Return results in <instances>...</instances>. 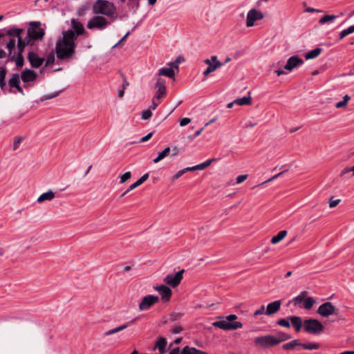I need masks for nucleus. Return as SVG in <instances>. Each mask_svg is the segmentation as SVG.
I'll use <instances>...</instances> for the list:
<instances>
[{
    "instance_id": "nucleus-1",
    "label": "nucleus",
    "mask_w": 354,
    "mask_h": 354,
    "mask_svg": "<svg viewBox=\"0 0 354 354\" xmlns=\"http://www.w3.org/2000/svg\"><path fill=\"white\" fill-rule=\"evenodd\" d=\"M76 37L73 30H66L62 32V37L59 38L56 43L55 53L59 59L72 58L75 53Z\"/></svg>"
},
{
    "instance_id": "nucleus-2",
    "label": "nucleus",
    "mask_w": 354,
    "mask_h": 354,
    "mask_svg": "<svg viewBox=\"0 0 354 354\" xmlns=\"http://www.w3.org/2000/svg\"><path fill=\"white\" fill-rule=\"evenodd\" d=\"M92 11L95 15H102L113 19L117 18L115 6L107 0L95 1L92 6Z\"/></svg>"
},
{
    "instance_id": "nucleus-3",
    "label": "nucleus",
    "mask_w": 354,
    "mask_h": 354,
    "mask_svg": "<svg viewBox=\"0 0 354 354\" xmlns=\"http://www.w3.org/2000/svg\"><path fill=\"white\" fill-rule=\"evenodd\" d=\"M30 27L27 30V37L26 38L30 40V39L33 40L41 39L44 35V30L41 28L40 26L41 25L40 21H31L30 22Z\"/></svg>"
},
{
    "instance_id": "nucleus-4",
    "label": "nucleus",
    "mask_w": 354,
    "mask_h": 354,
    "mask_svg": "<svg viewBox=\"0 0 354 354\" xmlns=\"http://www.w3.org/2000/svg\"><path fill=\"white\" fill-rule=\"evenodd\" d=\"M23 32V29L13 28L8 30L6 34V35L17 38V54L21 55H23V52L26 46L29 43V39H28L26 37L24 39L21 38V34Z\"/></svg>"
},
{
    "instance_id": "nucleus-5",
    "label": "nucleus",
    "mask_w": 354,
    "mask_h": 354,
    "mask_svg": "<svg viewBox=\"0 0 354 354\" xmlns=\"http://www.w3.org/2000/svg\"><path fill=\"white\" fill-rule=\"evenodd\" d=\"M304 328L306 332L311 334H319L324 328L323 324L319 321L314 319H305Z\"/></svg>"
},
{
    "instance_id": "nucleus-6",
    "label": "nucleus",
    "mask_w": 354,
    "mask_h": 354,
    "mask_svg": "<svg viewBox=\"0 0 354 354\" xmlns=\"http://www.w3.org/2000/svg\"><path fill=\"white\" fill-rule=\"evenodd\" d=\"M276 342L277 341L275 340V336L272 335L257 337L254 339L255 346L263 348H267L277 346Z\"/></svg>"
},
{
    "instance_id": "nucleus-7",
    "label": "nucleus",
    "mask_w": 354,
    "mask_h": 354,
    "mask_svg": "<svg viewBox=\"0 0 354 354\" xmlns=\"http://www.w3.org/2000/svg\"><path fill=\"white\" fill-rule=\"evenodd\" d=\"M109 24V21L105 17L96 15L88 21L86 27L90 30L97 29L102 30L105 29Z\"/></svg>"
},
{
    "instance_id": "nucleus-8",
    "label": "nucleus",
    "mask_w": 354,
    "mask_h": 354,
    "mask_svg": "<svg viewBox=\"0 0 354 354\" xmlns=\"http://www.w3.org/2000/svg\"><path fill=\"white\" fill-rule=\"evenodd\" d=\"M212 325L215 327H218L225 330H233L241 328L243 326V324L240 322L230 323L226 319L225 320L214 322H213Z\"/></svg>"
},
{
    "instance_id": "nucleus-9",
    "label": "nucleus",
    "mask_w": 354,
    "mask_h": 354,
    "mask_svg": "<svg viewBox=\"0 0 354 354\" xmlns=\"http://www.w3.org/2000/svg\"><path fill=\"white\" fill-rule=\"evenodd\" d=\"M159 301L158 296L149 295L144 297L139 304V310L141 311L149 310L151 306Z\"/></svg>"
},
{
    "instance_id": "nucleus-10",
    "label": "nucleus",
    "mask_w": 354,
    "mask_h": 354,
    "mask_svg": "<svg viewBox=\"0 0 354 354\" xmlns=\"http://www.w3.org/2000/svg\"><path fill=\"white\" fill-rule=\"evenodd\" d=\"M184 272V270H181L175 274H167L164 279V282L173 288L176 287L182 281Z\"/></svg>"
},
{
    "instance_id": "nucleus-11",
    "label": "nucleus",
    "mask_w": 354,
    "mask_h": 354,
    "mask_svg": "<svg viewBox=\"0 0 354 354\" xmlns=\"http://www.w3.org/2000/svg\"><path fill=\"white\" fill-rule=\"evenodd\" d=\"M263 17L264 15L261 11L254 8L250 10L247 14L246 26H253L255 21L261 20Z\"/></svg>"
},
{
    "instance_id": "nucleus-12",
    "label": "nucleus",
    "mask_w": 354,
    "mask_h": 354,
    "mask_svg": "<svg viewBox=\"0 0 354 354\" xmlns=\"http://www.w3.org/2000/svg\"><path fill=\"white\" fill-rule=\"evenodd\" d=\"M337 310L331 302H325L320 305L317 310V313L322 317H327L330 315L337 314Z\"/></svg>"
},
{
    "instance_id": "nucleus-13",
    "label": "nucleus",
    "mask_w": 354,
    "mask_h": 354,
    "mask_svg": "<svg viewBox=\"0 0 354 354\" xmlns=\"http://www.w3.org/2000/svg\"><path fill=\"white\" fill-rule=\"evenodd\" d=\"M165 84L166 82L164 79L161 77L157 78L156 82L155 84V88L157 90L155 95V98L157 100H160L166 95L167 91Z\"/></svg>"
},
{
    "instance_id": "nucleus-14",
    "label": "nucleus",
    "mask_w": 354,
    "mask_h": 354,
    "mask_svg": "<svg viewBox=\"0 0 354 354\" xmlns=\"http://www.w3.org/2000/svg\"><path fill=\"white\" fill-rule=\"evenodd\" d=\"M154 289L160 295L162 301L165 302L169 301L172 291L168 286L165 285L156 286Z\"/></svg>"
},
{
    "instance_id": "nucleus-15",
    "label": "nucleus",
    "mask_w": 354,
    "mask_h": 354,
    "mask_svg": "<svg viewBox=\"0 0 354 354\" xmlns=\"http://www.w3.org/2000/svg\"><path fill=\"white\" fill-rule=\"evenodd\" d=\"M304 64V61L302 59L299 58L298 56H292L290 57L288 61L286 64L284 66V68L287 71H291L297 66L301 65Z\"/></svg>"
},
{
    "instance_id": "nucleus-16",
    "label": "nucleus",
    "mask_w": 354,
    "mask_h": 354,
    "mask_svg": "<svg viewBox=\"0 0 354 354\" xmlns=\"http://www.w3.org/2000/svg\"><path fill=\"white\" fill-rule=\"evenodd\" d=\"M28 58L31 66L33 68H39L44 62V59L39 57L35 52H30Z\"/></svg>"
},
{
    "instance_id": "nucleus-17",
    "label": "nucleus",
    "mask_w": 354,
    "mask_h": 354,
    "mask_svg": "<svg viewBox=\"0 0 354 354\" xmlns=\"http://www.w3.org/2000/svg\"><path fill=\"white\" fill-rule=\"evenodd\" d=\"M136 318H134L133 319H131V321L125 323L124 324H122L121 326H119L115 328H113V329H111L109 330H107L106 332L104 333V336H109V335H111L114 333H116L118 332H120V331H122L126 328H127L129 326H131L132 324H133L134 323H136Z\"/></svg>"
},
{
    "instance_id": "nucleus-18",
    "label": "nucleus",
    "mask_w": 354,
    "mask_h": 354,
    "mask_svg": "<svg viewBox=\"0 0 354 354\" xmlns=\"http://www.w3.org/2000/svg\"><path fill=\"white\" fill-rule=\"evenodd\" d=\"M21 77L24 82H33L37 79V74L34 71L26 68L21 73Z\"/></svg>"
},
{
    "instance_id": "nucleus-19",
    "label": "nucleus",
    "mask_w": 354,
    "mask_h": 354,
    "mask_svg": "<svg viewBox=\"0 0 354 354\" xmlns=\"http://www.w3.org/2000/svg\"><path fill=\"white\" fill-rule=\"evenodd\" d=\"M281 304L280 300H277L268 304L265 314L266 315H271L277 313L280 310Z\"/></svg>"
},
{
    "instance_id": "nucleus-20",
    "label": "nucleus",
    "mask_w": 354,
    "mask_h": 354,
    "mask_svg": "<svg viewBox=\"0 0 354 354\" xmlns=\"http://www.w3.org/2000/svg\"><path fill=\"white\" fill-rule=\"evenodd\" d=\"M72 30L75 32L76 39L79 35H83L84 32V28L81 22L78 20L73 19L71 20Z\"/></svg>"
},
{
    "instance_id": "nucleus-21",
    "label": "nucleus",
    "mask_w": 354,
    "mask_h": 354,
    "mask_svg": "<svg viewBox=\"0 0 354 354\" xmlns=\"http://www.w3.org/2000/svg\"><path fill=\"white\" fill-rule=\"evenodd\" d=\"M19 83V75L18 73L13 74L9 80V85L11 87L16 88L19 93L24 94V90L20 86Z\"/></svg>"
},
{
    "instance_id": "nucleus-22",
    "label": "nucleus",
    "mask_w": 354,
    "mask_h": 354,
    "mask_svg": "<svg viewBox=\"0 0 354 354\" xmlns=\"http://www.w3.org/2000/svg\"><path fill=\"white\" fill-rule=\"evenodd\" d=\"M157 75L158 76L163 75L170 78H173L175 76V72L174 68L170 66L169 68H161L158 70Z\"/></svg>"
},
{
    "instance_id": "nucleus-23",
    "label": "nucleus",
    "mask_w": 354,
    "mask_h": 354,
    "mask_svg": "<svg viewBox=\"0 0 354 354\" xmlns=\"http://www.w3.org/2000/svg\"><path fill=\"white\" fill-rule=\"evenodd\" d=\"M55 198V193L52 190H49L47 192L43 193L37 198V201L41 203L44 201H50Z\"/></svg>"
},
{
    "instance_id": "nucleus-24",
    "label": "nucleus",
    "mask_w": 354,
    "mask_h": 354,
    "mask_svg": "<svg viewBox=\"0 0 354 354\" xmlns=\"http://www.w3.org/2000/svg\"><path fill=\"white\" fill-rule=\"evenodd\" d=\"M167 346V339L165 337H159L156 342L153 349L158 348L160 354H163L165 352V347Z\"/></svg>"
},
{
    "instance_id": "nucleus-25",
    "label": "nucleus",
    "mask_w": 354,
    "mask_h": 354,
    "mask_svg": "<svg viewBox=\"0 0 354 354\" xmlns=\"http://www.w3.org/2000/svg\"><path fill=\"white\" fill-rule=\"evenodd\" d=\"M301 346V343L299 339H294L290 342L284 344L282 345V349L283 350H293L296 348H299Z\"/></svg>"
},
{
    "instance_id": "nucleus-26",
    "label": "nucleus",
    "mask_w": 354,
    "mask_h": 354,
    "mask_svg": "<svg viewBox=\"0 0 354 354\" xmlns=\"http://www.w3.org/2000/svg\"><path fill=\"white\" fill-rule=\"evenodd\" d=\"M290 320L297 332H299L302 327V319L300 317H290Z\"/></svg>"
},
{
    "instance_id": "nucleus-27",
    "label": "nucleus",
    "mask_w": 354,
    "mask_h": 354,
    "mask_svg": "<svg viewBox=\"0 0 354 354\" xmlns=\"http://www.w3.org/2000/svg\"><path fill=\"white\" fill-rule=\"evenodd\" d=\"M275 336V340L277 341V345L279 344L281 342H285L291 338V336L284 332L279 331L278 332Z\"/></svg>"
},
{
    "instance_id": "nucleus-28",
    "label": "nucleus",
    "mask_w": 354,
    "mask_h": 354,
    "mask_svg": "<svg viewBox=\"0 0 354 354\" xmlns=\"http://www.w3.org/2000/svg\"><path fill=\"white\" fill-rule=\"evenodd\" d=\"M181 354H207V353L198 350L194 347L185 346L182 350Z\"/></svg>"
},
{
    "instance_id": "nucleus-29",
    "label": "nucleus",
    "mask_w": 354,
    "mask_h": 354,
    "mask_svg": "<svg viewBox=\"0 0 354 354\" xmlns=\"http://www.w3.org/2000/svg\"><path fill=\"white\" fill-rule=\"evenodd\" d=\"M322 49L320 48H316L305 54V58L306 59H312L317 57L322 53Z\"/></svg>"
},
{
    "instance_id": "nucleus-30",
    "label": "nucleus",
    "mask_w": 354,
    "mask_h": 354,
    "mask_svg": "<svg viewBox=\"0 0 354 354\" xmlns=\"http://www.w3.org/2000/svg\"><path fill=\"white\" fill-rule=\"evenodd\" d=\"M234 102H236V104L241 105V106L250 105L252 103V98L250 95L244 96L243 97L237 98V99L234 100Z\"/></svg>"
},
{
    "instance_id": "nucleus-31",
    "label": "nucleus",
    "mask_w": 354,
    "mask_h": 354,
    "mask_svg": "<svg viewBox=\"0 0 354 354\" xmlns=\"http://www.w3.org/2000/svg\"><path fill=\"white\" fill-rule=\"evenodd\" d=\"M223 65L221 62H217L216 64H212L211 65L208 66V67L204 71L203 75L205 76L208 75L211 73L215 71L217 68H220Z\"/></svg>"
},
{
    "instance_id": "nucleus-32",
    "label": "nucleus",
    "mask_w": 354,
    "mask_h": 354,
    "mask_svg": "<svg viewBox=\"0 0 354 354\" xmlns=\"http://www.w3.org/2000/svg\"><path fill=\"white\" fill-rule=\"evenodd\" d=\"M287 232L286 230L280 231L276 236H274L271 239L272 244H276L280 242L286 236Z\"/></svg>"
},
{
    "instance_id": "nucleus-33",
    "label": "nucleus",
    "mask_w": 354,
    "mask_h": 354,
    "mask_svg": "<svg viewBox=\"0 0 354 354\" xmlns=\"http://www.w3.org/2000/svg\"><path fill=\"white\" fill-rule=\"evenodd\" d=\"M170 152V148L169 147H166L163 151L160 152L158 155V156L153 159V162L157 163L163 158H165L166 156L169 155Z\"/></svg>"
},
{
    "instance_id": "nucleus-34",
    "label": "nucleus",
    "mask_w": 354,
    "mask_h": 354,
    "mask_svg": "<svg viewBox=\"0 0 354 354\" xmlns=\"http://www.w3.org/2000/svg\"><path fill=\"white\" fill-rule=\"evenodd\" d=\"M11 60L15 61L17 67H21L24 65V59L23 55L17 54V55H12Z\"/></svg>"
},
{
    "instance_id": "nucleus-35",
    "label": "nucleus",
    "mask_w": 354,
    "mask_h": 354,
    "mask_svg": "<svg viewBox=\"0 0 354 354\" xmlns=\"http://www.w3.org/2000/svg\"><path fill=\"white\" fill-rule=\"evenodd\" d=\"M337 18V16L332 15H324L321 17L319 20V24H324L328 22H332Z\"/></svg>"
},
{
    "instance_id": "nucleus-36",
    "label": "nucleus",
    "mask_w": 354,
    "mask_h": 354,
    "mask_svg": "<svg viewBox=\"0 0 354 354\" xmlns=\"http://www.w3.org/2000/svg\"><path fill=\"white\" fill-rule=\"evenodd\" d=\"M301 347L306 350H317L320 348V345L318 343H308L301 344Z\"/></svg>"
},
{
    "instance_id": "nucleus-37",
    "label": "nucleus",
    "mask_w": 354,
    "mask_h": 354,
    "mask_svg": "<svg viewBox=\"0 0 354 354\" xmlns=\"http://www.w3.org/2000/svg\"><path fill=\"white\" fill-rule=\"evenodd\" d=\"M354 32V25L349 26L348 28L343 30L339 32V39H344L347 35Z\"/></svg>"
},
{
    "instance_id": "nucleus-38",
    "label": "nucleus",
    "mask_w": 354,
    "mask_h": 354,
    "mask_svg": "<svg viewBox=\"0 0 354 354\" xmlns=\"http://www.w3.org/2000/svg\"><path fill=\"white\" fill-rule=\"evenodd\" d=\"M16 37H11L10 40L6 44V48L8 50V55H10L12 54L13 48L15 47L16 45Z\"/></svg>"
},
{
    "instance_id": "nucleus-39",
    "label": "nucleus",
    "mask_w": 354,
    "mask_h": 354,
    "mask_svg": "<svg viewBox=\"0 0 354 354\" xmlns=\"http://www.w3.org/2000/svg\"><path fill=\"white\" fill-rule=\"evenodd\" d=\"M350 99L351 97L348 95H344L343 97V100L336 103L335 107L337 109L345 107Z\"/></svg>"
},
{
    "instance_id": "nucleus-40",
    "label": "nucleus",
    "mask_w": 354,
    "mask_h": 354,
    "mask_svg": "<svg viewBox=\"0 0 354 354\" xmlns=\"http://www.w3.org/2000/svg\"><path fill=\"white\" fill-rule=\"evenodd\" d=\"M148 178H149L148 174H144L136 182H135L134 183H133L131 185V187H135V188L138 187V186L142 185L145 181H146L148 179Z\"/></svg>"
},
{
    "instance_id": "nucleus-41",
    "label": "nucleus",
    "mask_w": 354,
    "mask_h": 354,
    "mask_svg": "<svg viewBox=\"0 0 354 354\" xmlns=\"http://www.w3.org/2000/svg\"><path fill=\"white\" fill-rule=\"evenodd\" d=\"M315 300L312 297H307L304 299V307L307 310H310L315 304Z\"/></svg>"
},
{
    "instance_id": "nucleus-42",
    "label": "nucleus",
    "mask_w": 354,
    "mask_h": 354,
    "mask_svg": "<svg viewBox=\"0 0 354 354\" xmlns=\"http://www.w3.org/2000/svg\"><path fill=\"white\" fill-rule=\"evenodd\" d=\"M183 330V328L180 325H174L172 326L169 330L170 333L172 334H179Z\"/></svg>"
},
{
    "instance_id": "nucleus-43",
    "label": "nucleus",
    "mask_w": 354,
    "mask_h": 354,
    "mask_svg": "<svg viewBox=\"0 0 354 354\" xmlns=\"http://www.w3.org/2000/svg\"><path fill=\"white\" fill-rule=\"evenodd\" d=\"M277 324L279 326H283V327H286V328H288L290 327V324L289 320L286 319H281L277 321Z\"/></svg>"
},
{
    "instance_id": "nucleus-44",
    "label": "nucleus",
    "mask_w": 354,
    "mask_h": 354,
    "mask_svg": "<svg viewBox=\"0 0 354 354\" xmlns=\"http://www.w3.org/2000/svg\"><path fill=\"white\" fill-rule=\"evenodd\" d=\"M306 295L307 292L303 291L300 293V295L294 298V301H295L296 304L300 303L304 300V297H306Z\"/></svg>"
},
{
    "instance_id": "nucleus-45",
    "label": "nucleus",
    "mask_w": 354,
    "mask_h": 354,
    "mask_svg": "<svg viewBox=\"0 0 354 354\" xmlns=\"http://www.w3.org/2000/svg\"><path fill=\"white\" fill-rule=\"evenodd\" d=\"M131 177V173L130 171H127L124 174L120 176V183H124L127 180H129Z\"/></svg>"
},
{
    "instance_id": "nucleus-46",
    "label": "nucleus",
    "mask_w": 354,
    "mask_h": 354,
    "mask_svg": "<svg viewBox=\"0 0 354 354\" xmlns=\"http://www.w3.org/2000/svg\"><path fill=\"white\" fill-rule=\"evenodd\" d=\"M152 115L151 111L150 109H147L142 113L141 118L142 120H148Z\"/></svg>"
},
{
    "instance_id": "nucleus-47",
    "label": "nucleus",
    "mask_w": 354,
    "mask_h": 354,
    "mask_svg": "<svg viewBox=\"0 0 354 354\" xmlns=\"http://www.w3.org/2000/svg\"><path fill=\"white\" fill-rule=\"evenodd\" d=\"M59 92H55V93H50L48 95H44L41 97V100L45 101V100L53 99L54 97H56L59 95Z\"/></svg>"
},
{
    "instance_id": "nucleus-48",
    "label": "nucleus",
    "mask_w": 354,
    "mask_h": 354,
    "mask_svg": "<svg viewBox=\"0 0 354 354\" xmlns=\"http://www.w3.org/2000/svg\"><path fill=\"white\" fill-rule=\"evenodd\" d=\"M266 312L265 310V306L263 305L261 306V307L256 310L254 312V314H253V317H257L258 315H263Z\"/></svg>"
},
{
    "instance_id": "nucleus-49",
    "label": "nucleus",
    "mask_w": 354,
    "mask_h": 354,
    "mask_svg": "<svg viewBox=\"0 0 354 354\" xmlns=\"http://www.w3.org/2000/svg\"><path fill=\"white\" fill-rule=\"evenodd\" d=\"M215 160H216V158H211V159H209V160L205 161L204 162L201 163L202 169H205L206 167L209 166L212 162H214Z\"/></svg>"
},
{
    "instance_id": "nucleus-50",
    "label": "nucleus",
    "mask_w": 354,
    "mask_h": 354,
    "mask_svg": "<svg viewBox=\"0 0 354 354\" xmlns=\"http://www.w3.org/2000/svg\"><path fill=\"white\" fill-rule=\"evenodd\" d=\"M54 61H55L54 55H48L46 60L45 66H50L51 64H53L54 63Z\"/></svg>"
},
{
    "instance_id": "nucleus-51",
    "label": "nucleus",
    "mask_w": 354,
    "mask_h": 354,
    "mask_svg": "<svg viewBox=\"0 0 354 354\" xmlns=\"http://www.w3.org/2000/svg\"><path fill=\"white\" fill-rule=\"evenodd\" d=\"M181 59H183L180 57H178L174 62L169 63V65L172 68H178Z\"/></svg>"
},
{
    "instance_id": "nucleus-52",
    "label": "nucleus",
    "mask_w": 354,
    "mask_h": 354,
    "mask_svg": "<svg viewBox=\"0 0 354 354\" xmlns=\"http://www.w3.org/2000/svg\"><path fill=\"white\" fill-rule=\"evenodd\" d=\"M288 169H285L284 171L273 176L272 178H269L268 180H266L263 183H269V182H272V180L277 179L278 177H279L281 175H282L283 173H285L286 171H287Z\"/></svg>"
},
{
    "instance_id": "nucleus-53",
    "label": "nucleus",
    "mask_w": 354,
    "mask_h": 354,
    "mask_svg": "<svg viewBox=\"0 0 354 354\" xmlns=\"http://www.w3.org/2000/svg\"><path fill=\"white\" fill-rule=\"evenodd\" d=\"M247 178H248L247 174H243V175L238 176L236 178V183L240 184V183H243V181H245L247 179Z\"/></svg>"
},
{
    "instance_id": "nucleus-54",
    "label": "nucleus",
    "mask_w": 354,
    "mask_h": 354,
    "mask_svg": "<svg viewBox=\"0 0 354 354\" xmlns=\"http://www.w3.org/2000/svg\"><path fill=\"white\" fill-rule=\"evenodd\" d=\"M184 174H185V171H183V169L178 171V172H176V174L175 175L173 176V177L171 178L172 181L176 180L178 178L181 177Z\"/></svg>"
},
{
    "instance_id": "nucleus-55",
    "label": "nucleus",
    "mask_w": 354,
    "mask_h": 354,
    "mask_svg": "<svg viewBox=\"0 0 354 354\" xmlns=\"http://www.w3.org/2000/svg\"><path fill=\"white\" fill-rule=\"evenodd\" d=\"M21 138H17L13 142V150H17L21 142Z\"/></svg>"
},
{
    "instance_id": "nucleus-56",
    "label": "nucleus",
    "mask_w": 354,
    "mask_h": 354,
    "mask_svg": "<svg viewBox=\"0 0 354 354\" xmlns=\"http://www.w3.org/2000/svg\"><path fill=\"white\" fill-rule=\"evenodd\" d=\"M6 75V68L1 67L0 68V80H5Z\"/></svg>"
},
{
    "instance_id": "nucleus-57",
    "label": "nucleus",
    "mask_w": 354,
    "mask_h": 354,
    "mask_svg": "<svg viewBox=\"0 0 354 354\" xmlns=\"http://www.w3.org/2000/svg\"><path fill=\"white\" fill-rule=\"evenodd\" d=\"M156 100H157V99L155 98V96H154L153 100H152L151 104L149 109H150V110H151V109L152 110H155L157 108V106H158L159 103L156 102Z\"/></svg>"
},
{
    "instance_id": "nucleus-58",
    "label": "nucleus",
    "mask_w": 354,
    "mask_h": 354,
    "mask_svg": "<svg viewBox=\"0 0 354 354\" xmlns=\"http://www.w3.org/2000/svg\"><path fill=\"white\" fill-rule=\"evenodd\" d=\"M191 122V119L188 118H184L180 120V125L181 127H184L188 124Z\"/></svg>"
},
{
    "instance_id": "nucleus-59",
    "label": "nucleus",
    "mask_w": 354,
    "mask_h": 354,
    "mask_svg": "<svg viewBox=\"0 0 354 354\" xmlns=\"http://www.w3.org/2000/svg\"><path fill=\"white\" fill-rule=\"evenodd\" d=\"M340 202L339 199L333 200L332 198L329 201V207H334L336 205H337Z\"/></svg>"
},
{
    "instance_id": "nucleus-60",
    "label": "nucleus",
    "mask_w": 354,
    "mask_h": 354,
    "mask_svg": "<svg viewBox=\"0 0 354 354\" xmlns=\"http://www.w3.org/2000/svg\"><path fill=\"white\" fill-rule=\"evenodd\" d=\"M153 136V132H151V133H149L147 135H146L145 136L142 137L140 140V142H146L147 140H149Z\"/></svg>"
},
{
    "instance_id": "nucleus-61",
    "label": "nucleus",
    "mask_w": 354,
    "mask_h": 354,
    "mask_svg": "<svg viewBox=\"0 0 354 354\" xmlns=\"http://www.w3.org/2000/svg\"><path fill=\"white\" fill-rule=\"evenodd\" d=\"M225 319L230 323H232V321H234L237 319V316L236 315H230L225 317Z\"/></svg>"
},
{
    "instance_id": "nucleus-62",
    "label": "nucleus",
    "mask_w": 354,
    "mask_h": 354,
    "mask_svg": "<svg viewBox=\"0 0 354 354\" xmlns=\"http://www.w3.org/2000/svg\"><path fill=\"white\" fill-rule=\"evenodd\" d=\"M255 125H256V123L249 121V122H247L246 123H245V124L243 125V128H245V129L252 128Z\"/></svg>"
},
{
    "instance_id": "nucleus-63",
    "label": "nucleus",
    "mask_w": 354,
    "mask_h": 354,
    "mask_svg": "<svg viewBox=\"0 0 354 354\" xmlns=\"http://www.w3.org/2000/svg\"><path fill=\"white\" fill-rule=\"evenodd\" d=\"M351 171H352V170H351V167H345V168H344V169L341 171V173H340V176H344L346 174L349 173V172H351Z\"/></svg>"
},
{
    "instance_id": "nucleus-64",
    "label": "nucleus",
    "mask_w": 354,
    "mask_h": 354,
    "mask_svg": "<svg viewBox=\"0 0 354 354\" xmlns=\"http://www.w3.org/2000/svg\"><path fill=\"white\" fill-rule=\"evenodd\" d=\"M129 34V32H128L116 44L114 45L113 47H117L120 45L126 39Z\"/></svg>"
}]
</instances>
